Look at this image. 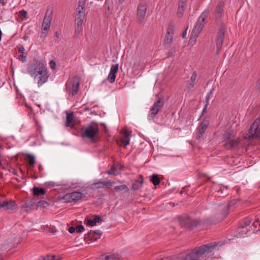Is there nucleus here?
<instances>
[{"label": "nucleus", "mask_w": 260, "mask_h": 260, "mask_svg": "<svg viewBox=\"0 0 260 260\" xmlns=\"http://www.w3.org/2000/svg\"><path fill=\"white\" fill-rule=\"evenodd\" d=\"M232 210L228 208L226 205H222L221 207V211L216 215V217L211 216L206 219H192L187 215L180 217L179 222L180 225L188 230L192 231L195 228L205 224H213L222 221L229 215Z\"/></svg>", "instance_id": "1"}, {"label": "nucleus", "mask_w": 260, "mask_h": 260, "mask_svg": "<svg viewBox=\"0 0 260 260\" xmlns=\"http://www.w3.org/2000/svg\"><path fill=\"white\" fill-rule=\"evenodd\" d=\"M28 72L31 76L35 79H38V85L39 87L46 82L49 77L47 68L41 61H36L28 67Z\"/></svg>", "instance_id": "2"}, {"label": "nucleus", "mask_w": 260, "mask_h": 260, "mask_svg": "<svg viewBox=\"0 0 260 260\" xmlns=\"http://www.w3.org/2000/svg\"><path fill=\"white\" fill-rule=\"evenodd\" d=\"M223 145L227 150L237 148L240 143V139L233 135L232 131L227 130L222 136Z\"/></svg>", "instance_id": "3"}, {"label": "nucleus", "mask_w": 260, "mask_h": 260, "mask_svg": "<svg viewBox=\"0 0 260 260\" xmlns=\"http://www.w3.org/2000/svg\"><path fill=\"white\" fill-rule=\"evenodd\" d=\"M83 133L81 134L83 138H86L93 143L97 142V135L99 132L98 124L91 123L85 127L82 128Z\"/></svg>", "instance_id": "4"}, {"label": "nucleus", "mask_w": 260, "mask_h": 260, "mask_svg": "<svg viewBox=\"0 0 260 260\" xmlns=\"http://www.w3.org/2000/svg\"><path fill=\"white\" fill-rule=\"evenodd\" d=\"M165 104L164 98L159 97L157 100L154 103L148 114V119H153L162 108Z\"/></svg>", "instance_id": "5"}, {"label": "nucleus", "mask_w": 260, "mask_h": 260, "mask_svg": "<svg viewBox=\"0 0 260 260\" xmlns=\"http://www.w3.org/2000/svg\"><path fill=\"white\" fill-rule=\"evenodd\" d=\"M85 196L80 191H74L71 193L66 194L63 199L67 203L77 202Z\"/></svg>", "instance_id": "6"}, {"label": "nucleus", "mask_w": 260, "mask_h": 260, "mask_svg": "<svg viewBox=\"0 0 260 260\" xmlns=\"http://www.w3.org/2000/svg\"><path fill=\"white\" fill-rule=\"evenodd\" d=\"M225 27L221 25L219 29L216 39V54H218L222 47L224 39Z\"/></svg>", "instance_id": "7"}, {"label": "nucleus", "mask_w": 260, "mask_h": 260, "mask_svg": "<svg viewBox=\"0 0 260 260\" xmlns=\"http://www.w3.org/2000/svg\"><path fill=\"white\" fill-rule=\"evenodd\" d=\"M225 4L223 1H219L215 7L213 13V16L216 21L219 22L221 20V18L223 15V9Z\"/></svg>", "instance_id": "8"}, {"label": "nucleus", "mask_w": 260, "mask_h": 260, "mask_svg": "<svg viewBox=\"0 0 260 260\" xmlns=\"http://www.w3.org/2000/svg\"><path fill=\"white\" fill-rule=\"evenodd\" d=\"M260 123V118L255 119L251 124L248 131V138L249 139L257 138L258 131H259V125Z\"/></svg>", "instance_id": "9"}, {"label": "nucleus", "mask_w": 260, "mask_h": 260, "mask_svg": "<svg viewBox=\"0 0 260 260\" xmlns=\"http://www.w3.org/2000/svg\"><path fill=\"white\" fill-rule=\"evenodd\" d=\"M147 11L146 5L145 3L142 2L138 5L137 9V18L139 23L144 21Z\"/></svg>", "instance_id": "10"}, {"label": "nucleus", "mask_w": 260, "mask_h": 260, "mask_svg": "<svg viewBox=\"0 0 260 260\" xmlns=\"http://www.w3.org/2000/svg\"><path fill=\"white\" fill-rule=\"evenodd\" d=\"M209 125V121L207 119H203V121L199 124L197 128V133L196 136V138L199 140L203 136L204 133L206 131Z\"/></svg>", "instance_id": "11"}, {"label": "nucleus", "mask_w": 260, "mask_h": 260, "mask_svg": "<svg viewBox=\"0 0 260 260\" xmlns=\"http://www.w3.org/2000/svg\"><path fill=\"white\" fill-rule=\"evenodd\" d=\"M209 12L208 11H204L199 17L193 29L201 32L204 26V21L207 17Z\"/></svg>", "instance_id": "12"}, {"label": "nucleus", "mask_w": 260, "mask_h": 260, "mask_svg": "<svg viewBox=\"0 0 260 260\" xmlns=\"http://www.w3.org/2000/svg\"><path fill=\"white\" fill-rule=\"evenodd\" d=\"M85 3L83 1L78 2V6L76 10L75 20H83L85 17Z\"/></svg>", "instance_id": "13"}, {"label": "nucleus", "mask_w": 260, "mask_h": 260, "mask_svg": "<svg viewBox=\"0 0 260 260\" xmlns=\"http://www.w3.org/2000/svg\"><path fill=\"white\" fill-rule=\"evenodd\" d=\"M174 25L172 23H170L168 25L167 34L165 37V44L170 45L173 41V37L174 31Z\"/></svg>", "instance_id": "14"}, {"label": "nucleus", "mask_w": 260, "mask_h": 260, "mask_svg": "<svg viewBox=\"0 0 260 260\" xmlns=\"http://www.w3.org/2000/svg\"><path fill=\"white\" fill-rule=\"evenodd\" d=\"M112 183L109 181H99L90 184L89 188L91 189H95L103 188H110L112 187Z\"/></svg>", "instance_id": "15"}, {"label": "nucleus", "mask_w": 260, "mask_h": 260, "mask_svg": "<svg viewBox=\"0 0 260 260\" xmlns=\"http://www.w3.org/2000/svg\"><path fill=\"white\" fill-rule=\"evenodd\" d=\"M187 1L188 0H178L177 15L179 17L183 16L185 8L187 6Z\"/></svg>", "instance_id": "16"}, {"label": "nucleus", "mask_w": 260, "mask_h": 260, "mask_svg": "<svg viewBox=\"0 0 260 260\" xmlns=\"http://www.w3.org/2000/svg\"><path fill=\"white\" fill-rule=\"evenodd\" d=\"M197 78V72L193 71L190 79L186 82V88L188 91L191 90L194 87L196 84Z\"/></svg>", "instance_id": "17"}, {"label": "nucleus", "mask_w": 260, "mask_h": 260, "mask_svg": "<svg viewBox=\"0 0 260 260\" xmlns=\"http://www.w3.org/2000/svg\"><path fill=\"white\" fill-rule=\"evenodd\" d=\"M48 10L47 11L45 16L44 18L43 24H42V28L44 30L47 31L50 27V22L52 19L51 17V13L50 15H48Z\"/></svg>", "instance_id": "18"}, {"label": "nucleus", "mask_w": 260, "mask_h": 260, "mask_svg": "<svg viewBox=\"0 0 260 260\" xmlns=\"http://www.w3.org/2000/svg\"><path fill=\"white\" fill-rule=\"evenodd\" d=\"M80 79L78 76H76L74 78L71 91V94L72 95H75L77 94L80 85Z\"/></svg>", "instance_id": "19"}, {"label": "nucleus", "mask_w": 260, "mask_h": 260, "mask_svg": "<svg viewBox=\"0 0 260 260\" xmlns=\"http://www.w3.org/2000/svg\"><path fill=\"white\" fill-rule=\"evenodd\" d=\"M103 260H121V257L118 254L112 253H107L102 255Z\"/></svg>", "instance_id": "20"}, {"label": "nucleus", "mask_w": 260, "mask_h": 260, "mask_svg": "<svg viewBox=\"0 0 260 260\" xmlns=\"http://www.w3.org/2000/svg\"><path fill=\"white\" fill-rule=\"evenodd\" d=\"M251 219L249 217H247L241 220L240 222H239V225L238 228V231L240 232H242V230L246 228V227L250 224V223L251 222Z\"/></svg>", "instance_id": "21"}, {"label": "nucleus", "mask_w": 260, "mask_h": 260, "mask_svg": "<svg viewBox=\"0 0 260 260\" xmlns=\"http://www.w3.org/2000/svg\"><path fill=\"white\" fill-rule=\"evenodd\" d=\"M5 210L13 211L16 208L17 205L12 200H5Z\"/></svg>", "instance_id": "22"}, {"label": "nucleus", "mask_w": 260, "mask_h": 260, "mask_svg": "<svg viewBox=\"0 0 260 260\" xmlns=\"http://www.w3.org/2000/svg\"><path fill=\"white\" fill-rule=\"evenodd\" d=\"M74 122L75 123V120H74V115L73 112H67V118L66 123V126H73Z\"/></svg>", "instance_id": "23"}, {"label": "nucleus", "mask_w": 260, "mask_h": 260, "mask_svg": "<svg viewBox=\"0 0 260 260\" xmlns=\"http://www.w3.org/2000/svg\"><path fill=\"white\" fill-rule=\"evenodd\" d=\"M93 219H88L87 220V224L89 226H95L96 223H100L102 221L101 217L99 215H94L93 216Z\"/></svg>", "instance_id": "24"}, {"label": "nucleus", "mask_w": 260, "mask_h": 260, "mask_svg": "<svg viewBox=\"0 0 260 260\" xmlns=\"http://www.w3.org/2000/svg\"><path fill=\"white\" fill-rule=\"evenodd\" d=\"M124 135L125 137L122 139L121 142L124 146H127L129 144V136L131 135V132L127 130H125L124 132Z\"/></svg>", "instance_id": "25"}, {"label": "nucleus", "mask_w": 260, "mask_h": 260, "mask_svg": "<svg viewBox=\"0 0 260 260\" xmlns=\"http://www.w3.org/2000/svg\"><path fill=\"white\" fill-rule=\"evenodd\" d=\"M114 189L117 192L122 191L124 193L127 192L129 191V188L126 185L116 186L114 187Z\"/></svg>", "instance_id": "26"}, {"label": "nucleus", "mask_w": 260, "mask_h": 260, "mask_svg": "<svg viewBox=\"0 0 260 260\" xmlns=\"http://www.w3.org/2000/svg\"><path fill=\"white\" fill-rule=\"evenodd\" d=\"M46 190L43 188L34 187L33 188V193L35 196H39L45 194Z\"/></svg>", "instance_id": "27"}, {"label": "nucleus", "mask_w": 260, "mask_h": 260, "mask_svg": "<svg viewBox=\"0 0 260 260\" xmlns=\"http://www.w3.org/2000/svg\"><path fill=\"white\" fill-rule=\"evenodd\" d=\"M140 177L141 178L140 180H136L135 182L133 183L132 188L134 190H137L139 188H140L143 184V178H142V176H140Z\"/></svg>", "instance_id": "28"}, {"label": "nucleus", "mask_w": 260, "mask_h": 260, "mask_svg": "<svg viewBox=\"0 0 260 260\" xmlns=\"http://www.w3.org/2000/svg\"><path fill=\"white\" fill-rule=\"evenodd\" d=\"M83 20H75V33H79L82 30Z\"/></svg>", "instance_id": "29"}, {"label": "nucleus", "mask_w": 260, "mask_h": 260, "mask_svg": "<svg viewBox=\"0 0 260 260\" xmlns=\"http://www.w3.org/2000/svg\"><path fill=\"white\" fill-rule=\"evenodd\" d=\"M150 181L155 186L159 185L160 182V180L158 175L155 174H153L151 176Z\"/></svg>", "instance_id": "30"}, {"label": "nucleus", "mask_w": 260, "mask_h": 260, "mask_svg": "<svg viewBox=\"0 0 260 260\" xmlns=\"http://www.w3.org/2000/svg\"><path fill=\"white\" fill-rule=\"evenodd\" d=\"M108 175H117L120 174L119 172H118L115 165H113L111 169L107 172Z\"/></svg>", "instance_id": "31"}, {"label": "nucleus", "mask_w": 260, "mask_h": 260, "mask_svg": "<svg viewBox=\"0 0 260 260\" xmlns=\"http://www.w3.org/2000/svg\"><path fill=\"white\" fill-rule=\"evenodd\" d=\"M26 156L28 158V162L30 167H34V165L35 164V157L30 154H27Z\"/></svg>", "instance_id": "32"}, {"label": "nucleus", "mask_w": 260, "mask_h": 260, "mask_svg": "<svg viewBox=\"0 0 260 260\" xmlns=\"http://www.w3.org/2000/svg\"><path fill=\"white\" fill-rule=\"evenodd\" d=\"M239 201L237 199H234L232 201H231L227 205H226L228 207V208H230L231 210H233V209L235 207V206L236 204L238 203Z\"/></svg>", "instance_id": "33"}, {"label": "nucleus", "mask_w": 260, "mask_h": 260, "mask_svg": "<svg viewBox=\"0 0 260 260\" xmlns=\"http://www.w3.org/2000/svg\"><path fill=\"white\" fill-rule=\"evenodd\" d=\"M118 64L116 63L111 66L110 73L116 75L118 70Z\"/></svg>", "instance_id": "34"}, {"label": "nucleus", "mask_w": 260, "mask_h": 260, "mask_svg": "<svg viewBox=\"0 0 260 260\" xmlns=\"http://www.w3.org/2000/svg\"><path fill=\"white\" fill-rule=\"evenodd\" d=\"M115 78H116V75L112 74L109 73V74L108 76V80H109V81L110 83H113L115 81Z\"/></svg>", "instance_id": "35"}, {"label": "nucleus", "mask_w": 260, "mask_h": 260, "mask_svg": "<svg viewBox=\"0 0 260 260\" xmlns=\"http://www.w3.org/2000/svg\"><path fill=\"white\" fill-rule=\"evenodd\" d=\"M44 260H59V259L56 258L55 255H47L44 257Z\"/></svg>", "instance_id": "36"}, {"label": "nucleus", "mask_w": 260, "mask_h": 260, "mask_svg": "<svg viewBox=\"0 0 260 260\" xmlns=\"http://www.w3.org/2000/svg\"><path fill=\"white\" fill-rule=\"evenodd\" d=\"M33 205V203H32V202H26L24 204H23V205H22L21 206V208H30V207H31Z\"/></svg>", "instance_id": "37"}, {"label": "nucleus", "mask_w": 260, "mask_h": 260, "mask_svg": "<svg viewBox=\"0 0 260 260\" xmlns=\"http://www.w3.org/2000/svg\"><path fill=\"white\" fill-rule=\"evenodd\" d=\"M93 234H96V235H101L102 232L100 230H95V231H90L88 234V236L89 237H92V235Z\"/></svg>", "instance_id": "38"}, {"label": "nucleus", "mask_w": 260, "mask_h": 260, "mask_svg": "<svg viewBox=\"0 0 260 260\" xmlns=\"http://www.w3.org/2000/svg\"><path fill=\"white\" fill-rule=\"evenodd\" d=\"M200 32V31L193 29L190 37L197 39Z\"/></svg>", "instance_id": "39"}, {"label": "nucleus", "mask_w": 260, "mask_h": 260, "mask_svg": "<svg viewBox=\"0 0 260 260\" xmlns=\"http://www.w3.org/2000/svg\"><path fill=\"white\" fill-rule=\"evenodd\" d=\"M238 234L239 235V237H244V236L245 235H246L247 232H248V230L245 228V229H244L243 230H242V232H240L239 231H238Z\"/></svg>", "instance_id": "40"}, {"label": "nucleus", "mask_w": 260, "mask_h": 260, "mask_svg": "<svg viewBox=\"0 0 260 260\" xmlns=\"http://www.w3.org/2000/svg\"><path fill=\"white\" fill-rule=\"evenodd\" d=\"M76 231L78 233H81L84 230V228L82 225H78L76 228Z\"/></svg>", "instance_id": "41"}, {"label": "nucleus", "mask_w": 260, "mask_h": 260, "mask_svg": "<svg viewBox=\"0 0 260 260\" xmlns=\"http://www.w3.org/2000/svg\"><path fill=\"white\" fill-rule=\"evenodd\" d=\"M45 185L47 187H54L56 185V184L54 182L49 181L45 182Z\"/></svg>", "instance_id": "42"}, {"label": "nucleus", "mask_w": 260, "mask_h": 260, "mask_svg": "<svg viewBox=\"0 0 260 260\" xmlns=\"http://www.w3.org/2000/svg\"><path fill=\"white\" fill-rule=\"evenodd\" d=\"M17 48L18 49L19 52L22 53V54L24 53L25 49L23 46H22L21 45H19L17 46Z\"/></svg>", "instance_id": "43"}, {"label": "nucleus", "mask_w": 260, "mask_h": 260, "mask_svg": "<svg viewBox=\"0 0 260 260\" xmlns=\"http://www.w3.org/2000/svg\"><path fill=\"white\" fill-rule=\"evenodd\" d=\"M49 65L51 68L55 69L56 67V62L54 60H52L50 61Z\"/></svg>", "instance_id": "44"}, {"label": "nucleus", "mask_w": 260, "mask_h": 260, "mask_svg": "<svg viewBox=\"0 0 260 260\" xmlns=\"http://www.w3.org/2000/svg\"><path fill=\"white\" fill-rule=\"evenodd\" d=\"M257 225H259L260 226V222L258 220V219L256 218L255 221H254L253 223V226L255 228H256Z\"/></svg>", "instance_id": "45"}, {"label": "nucleus", "mask_w": 260, "mask_h": 260, "mask_svg": "<svg viewBox=\"0 0 260 260\" xmlns=\"http://www.w3.org/2000/svg\"><path fill=\"white\" fill-rule=\"evenodd\" d=\"M115 165L116 166L117 170H119L120 171L123 169V166L121 164L117 163L116 164H115Z\"/></svg>", "instance_id": "46"}, {"label": "nucleus", "mask_w": 260, "mask_h": 260, "mask_svg": "<svg viewBox=\"0 0 260 260\" xmlns=\"http://www.w3.org/2000/svg\"><path fill=\"white\" fill-rule=\"evenodd\" d=\"M19 59L22 62H25L26 61V56L22 54L20 55Z\"/></svg>", "instance_id": "47"}, {"label": "nucleus", "mask_w": 260, "mask_h": 260, "mask_svg": "<svg viewBox=\"0 0 260 260\" xmlns=\"http://www.w3.org/2000/svg\"><path fill=\"white\" fill-rule=\"evenodd\" d=\"M47 202L46 201H41L38 203V206H44L45 205H47Z\"/></svg>", "instance_id": "48"}, {"label": "nucleus", "mask_w": 260, "mask_h": 260, "mask_svg": "<svg viewBox=\"0 0 260 260\" xmlns=\"http://www.w3.org/2000/svg\"><path fill=\"white\" fill-rule=\"evenodd\" d=\"M5 210V201L0 200V209Z\"/></svg>", "instance_id": "49"}, {"label": "nucleus", "mask_w": 260, "mask_h": 260, "mask_svg": "<svg viewBox=\"0 0 260 260\" xmlns=\"http://www.w3.org/2000/svg\"><path fill=\"white\" fill-rule=\"evenodd\" d=\"M19 14L25 17L27 15V12L24 10H21L19 11Z\"/></svg>", "instance_id": "50"}, {"label": "nucleus", "mask_w": 260, "mask_h": 260, "mask_svg": "<svg viewBox=\"0 0 260 260\" xmlns=\"http://www.w3.org/2000/svg\"><path fill=\"white\" fill-rule=\"evenodd\" d=\"M75 231H76L75 228H74L73 226H71L68 229V231L71 234H73V233L75 232Z\"/></svg>", "instance_id": "51"}, {"label": "nucleus", "mask_w": 260, "mask_h": 260, "mask_svg": "<svg viewBox=\"0 0 260 260\" xmlns=\"http://www.w3.org/2000/svg\"><path fill=\"white\" fill-rule=\"evenodd\" d=\"M196 40H197L196 38L190 37L189 42L190 44H194L196 43Z\"/></svg>", "instance_id": "52"}, {"label": "nucleus", "mask_w": 260, "mask_h": 260, "mask_svg": "<svg viewBox=\"0 0 260 260\" xmlns=\"http://www.w3.org/2000/svg\"><path fill=\"white\" fill-rule=\"evenodd\" d=\"M211 93H212V91L211 90L209 92H208L206 96L205 102H209L210 96V95H211Z\"/></svg>", "instance_id": "53"}, {"label": "nucleus", "mask_w": 260, "mask_h": 260, "mask_svg": "<svg viewBox=\"0 0 260 260\" xmlns=\"http://www.w3.org/2000/svg\"><path fill=\"white\" fill-rule=\"evenodd\" d=\"M55 39H56L57 40L59 39V33L58 31H56L55 32Z\"/></svg>", "instance_id": "54"}, {"label": "nucleus", "mask_w": 260, "mask_h": 260, "mask_svg": "<svg viewBox=\"0 0 260 260\" xmlns=\"http://www.w3.org/2000/svg\"><path fill=\"white\" fill-rule=\"evenodd\" d=\"M187 29L182 34V38H185L186 35Z\"/></svg>", "instance_id": "55"}, {"label": "nucleus", "mask_w": 260, "mask_h": 260, "mask_svg": "<svg viewBox=\"0 0 260 260\" xmlns=\"http://www.w3.org/2000/svg\"><path fill=\"white\" fill-rule=\"evenodd\" d=\"M205 104L204 105V108L207 109V107L209 105V102H205Z\"/></svg>", "instance_id": "56"}, {"label": "nucleus", "mask_w": 260, "mask_h": 260, "mask_svg": "<svg viewBox=\"0 0 260 260\" xmlns=\"http://www.w3.org/2000/svg\"><path fill=\"white\" fill-rule=\"evenodd\" d=\"M39 170L40 173H41V171L43 170V167L41 165H40L39 166Z\"/></svg>", "instance_id": "57"}, {"label": "nucleus", "mask_w": 260, "mask_h": 260, "mask_svg": "<svg viewBox=\"0 0 260 260\" xmlns=\"http://www.w3.org/2000/svg\"><path fill=\"white\" fill-rule=\"evenodd\" d=\"M50 232L51 233H52L53 234H54L56 232V229H52L50 230Z\"/></svg>", "instance_id": "58"}, {"label": "nucleus", "mask_w": 260, "mask_h": 260, "mask_svg": "<svg viewBox=\"0 0 260 260\" xmlns=\"http://www.w3.org/2000/svg\"><path fill=\"white\" fill-rule=\"evenodd\" d=\"M257 138L260 139V127H259V131H258V134H257Z\"/></svg>", "instance_id": "59"}, {"label": "nucleus", "mask_w": 260, "mask_h": 260, "mask_svg": "<svg viewBox=\"0 0 260 260\" xmlns=\"http://www.w3.org/2000/svg\"><path fill=\"white\" fill-rule=\"evenodd\" d=\"M257 89L258 90L260 91V80L258 81V85H257Z\"/></svg>", "instance_id": "60"}, {"label": "nucleus", "mask_w": 260, "mask_h": 260, "mask_svg": "<svg viewBox=\"0 0 260 260\" xmlns=\"http://www.w3.org/2000/svg\"><path fill=\"white\" fill-rule=\"evenodd\" d=\"M0 4H2L3 6L5 5V0H0Z\"/></svg>", "instance_id": "61"}, {"label": "nucleus", "mask_w": 260, "mask_h": 260, "mask_svg": "<svg viewBox=\"0 0 260 260\" xmlns=\"http://www.w3.org/2000/svg\"><path fill=\"white\" fill-rule=\"evenodd\" d=\"M27 39H28V36H24L23 37V39H24V40H25V41H26V40H27Z\"/></svg>", "instance_id": "62"}, {"label": "nucleus", "mask_w": 260, "mask_h": 260, "mask_svg": "<svg viewBox=\"0 0 260 260\" xmlns=\"http://www.w3.org/2000/svg\"><path fill=\"white\" fill-rule=\"evenodd\" d=\"M119 3H123L124 0H117Z\"/></svg>", "instance_id": "63"}, {"label": "nucleus", "mask_w": 260, "mask_h": 260, "mask_svg": "<svg viewBox=\"0 0 260 260\" xmlns=\"http://www.w3.org/2000/svg\"><path fill=\"white\" fill-rule=\"evenodd\" d=\"M206 109L204 108L203 110V113L206 112Z\"/></svg>", "instance_id": "64"}]
</instances>
